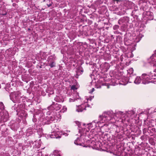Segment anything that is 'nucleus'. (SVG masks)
Wrapping results in <instances>:
<instances>
[{
    "mask_svg": "<svg viewBox=\"0 0 156 156\" xmlns=\"http://www.w3.org/2000/svg\"><path fill=\"white\" fill-rule=\"evenodd\" d=\"M153 66L155 68L154 72L156 73V62L153 65ZM143 83L144 84H146L150 82L156 84V74L154 73H150L148 74H144L143 75Z\"/></svg>",
    "mask_w": 156,
    "mask_h": 156,
    "instance_id": "nucleus-1",
    "label": "nucleus"
},
{
    "mask_svg": "<svg viewBox=\"0 0 156 156\" xmlns=\"http://www.w3.org/2000/svg\"><path fill=\"white\" fill-rule=\"evenodd\" d=\"M108 115H109V116H111V117L112 118L111 119L110 118L109 120H112V121L111 122H113L115 121V119H113V117L114 118L115 116L116 118H122L123 116L124 117L125 116V113H123L121 111L117 112L114 114L112 111H110L108 112Z\"/></svg>",
    "mask_w": 156,
    "mask_h": 156,
    "instance_id": "nucleus-2",
    "label": "nucleus"
},
{
    "mask_svg": "<svg viewBox=\"0 0 156 156\" xmlns=\"http://www.w3.org/2000/svg\"><path fill=\"white\" fill-rule=\"evenodd\" d=\"M142 74L141 77L139 76L136 77V76L134 75H132L129 76V82L131 83L133 81L136 84H140L141 81H142V83L144 84L143 83V78L142 76L143 74Z\"/></svg>",
    "mask_w": 156,
    "mask_h": 156,
    "instance_id": "nucleus-3",
    "label": "nucleus"
},
{
    "mask_svg": "<svg viewBox=\"0 0 156 156\" xmlns=\"http://www.w3.org/2000/svg\"><path fill=\"white\" fill-rule=\"evenodd\" d=\"M95 144L94 145V147L95 148H98V146H99L100 142L98 141V140L95 139ZM101 149L102 151L107 152V142L106 141H103L101 143Z\"/></svg>",
    "mask_w": 156,
    "mask_h": 156,
    "instance_id": "nucleus-4",
    "label": "nucleus"
},
{
    "mask_svg": "<svg viewBox=\"0 0 156 156\" xmlns=\"http://www.w3.org/2000/svg\"><path fill=\"white\" fill-rule=\"evenodd\" d=\"M107 70L106 69H103L101 72V80L100 82L101 85L103 86L105 85L107 86V84L106 83L107 80Z\"/></svg>",
    "mask_w": 156,
    "mask_h": 156,
    "instance_id": "nucleus-5",
    "label": "nucleus"
},
{
    "mask_svg": "<svg viewBox=\"0 0 156 156\" xmlns=\"http://www.w3.org/2000/svg\"><path fill=\"white\" fill-rule=\"evenodd\" d=\"M20 94L19 92H15L11 93L10 94V99L13 102H19L20 98Z\"/></svg>",
    "mask_w": 156,
    "mask_h": 156,
    "instance_id": "nucleus-6",
    "label": "nucleus"
},
{
    "mask_svg": "<svg viewBox=\"0 0 156 156\" xmlns=\"http://www.w3.org/2000/svg\"><path fill=\"white\" fill-rule=\"evenodd\" d=\"M2 112H0V122H6L9 119V115L7 112L4 111Z\"/></svg>",
    "mask_w": 156,
    "mask_h": 156,
    "instance_id": "nucleus-7",
    "label": "nucleus"
},
{
    "mask_svg": "<svg viewBox=\"0 0 156 156\" xmlns=\"http://www.w3.org/2000/svg\"><path fill=\"white\" fill-rule=\"evenodd\" d=\"M107 112H105L103 113L102 115H100L99 117V120L100 121V122H96L97 124H98L99 122L103 123L105 122H106V121L107 120Z\"/></svg>",
    "mask_w": 156,
    "mask_h": 156,
    "instance_id": "nucleus-8",
    "label": "nucleus"
},
{
    "mask_svg": "<svg viewBox=\"0 0 156 156\" xmlns=\"http://www.w3.org/2000/svg\"><path fill=\"white\" fill-rule=\"evenodd\" d=\"M94 132L93 130H92V131H90V134H89V136H88V138H89L90 139H91L90 140L91 141V145L92 147L94 146V145L95 144V137H97V135L96 134H93V132Z\"/></svg>",
    "mask_w": 156,
    "mask_h": 156,
    "instance_id": "nucleus-9",
    "label": "nucleus"
},
{
    "mask_svg": "<svg viewBox=\"0 0 156 156\" xmlns=\"http://www.w3.org/2000/svg\"><path fill=\"white\" fill-rule=\"evenodd\" d=\"M128 19L127 17H123L120 19L118 21L119 25L122 24L123 27L126 26L128 23Z\"/></svg>",
    "mask_w": 156,
    "mask_h": 156,
    "instance_id": "nucleus-10",
    "label": "nucleus"
},
{
    "mask_svg": "<svg viewBox=\"0 0 156 156\" xmlns=\"http://www.w3.org/2000/svg\"><path fill=\"white\" fill-rule=\"evenodd\" d=\"M79 133L80 134V136H87L88 137L89 136V134H88L89 130L86 129L85 128H81L79 129Z\"/></svg>",
    "mask_w": 156,
    "mask_h": 156,
    "instance_id": "nucleus-11",
    "label": "nucleus"
},
{
    "mask_svg": "<svg viewBox=\"0 0 156 156\" xmlns=\"http://www.w3.org/2000/svg\"><path fill=\"white\" fill-rule=\"evenodd\" d=\"M86 105L85 104H82L80 105H79L76 109V111L78 112H82L83 110H85Z\"/></svg>",
    "mask_w": 156,
    "mask_h": 156,
    "instance_id": "nucleus-12",
    "label": "nucleus"
},
{
    "mask_svg": "<svg viewBox=\"0 0 156 156\" xmlns=\"http://www.w3.org/2000/svg\"><path fill=\"white\" fill-rule=\"evenodd\" d=\"M135 113V112L133 110L129 111L128 112H126L125 113V116H126L128 117H131L132 115H134Z\"/></svg>",
    "mask_w": 156,
    "mask_h": 156,
    "instance_id": "nucleus-13",
    "label": "nucleus"
},
{
    "mask_svg": "<svg viewBox=\"0 0 156 156\" xmlns=\"http://www.w3.org/2000/svg\"><path fill=\"white\" fill-rule=\"evenodd\" d=\"M48 66H50L51 68H52L55 66V61H47Z\"/></svg>",
    "mask_w": 156,
    "mask_h": 156,
    "instance_id": "nucleus-14",
    "label": "nucleus"
},
{
    "mask_svg": "<svg viewBox=\"0 0 156 156\" xmlns=\"http://www.w3.org/2000/svg\"><path fill=\"white\" fill-rule=\"evenodd\" d=\"M50 136L51 138H55L56 139L59 138L61 137L60 136L54 133H52L50 135Z\"/></svg>",
    "mask_w": 156,
    "mask_h": 156,
    "instance_id": "nucleus-15",
    "label": "nucleus"
},
{
    "mask_svg": "<svg viewBox=\"0 0 156 156\" xmlns=\"http://www.w3.org/2000/svg\"><path fill=\"white\" fill-rule=\"evenodd\" d=\"M55 57L54 55H52L49 56L48 58L47 61H55Z\"/></svg>",
    "mask_w": 156,
    "mask_h": 156,
    "instance_id": "nucleus-16",
    "label": "nucleus"
},
{
    "mask_svg": "<svg viewBox=\"0 0 156 156\" xmlns=\"http://www.w3.org/2000/svg\"><path fill=\"white\" fill-rule=\"evenodd\" d=\"M5 107L3 104L2 102H0V112H2L4 111Z\"/></svg>",
    "mask_w": 156,
    "mask_h": 156,
    "instance_id": "nucleus-17",
    "label": "nucleus"
},
{
    "mask_svg": "<svg viewBox=\"0 0 156 156\" xmlns=\"http://www.w3.org/2000/svg\"><path fill=\"white\" fill-rule=\"evenodd\" d=\"M74 95L75 96H76V98H70L69 99V102H73V101H74L75 100H77V99H79V98H78V97H79V95H78L77 94V93H76L75 94H74Z\"/></svg>",
    "mask_w": 156,
    "mask_h": 156,
    "instance_id": "nucleus-18",
    "label": "nucleus"
},
{
    "mask_svg": "<svg viewBox=\"0 0 156 156\" xmlns=\"http://www.w3.org/2000/svg\"><path fill=\"white\" fill-rule=\"evenodd\" d=\"M74 144L77 145H82V143L80 142V140L79 138H77L74 141Z\"/></svg>",
    "mask_w": 156,
    "mask_h": 156,
    "instance_id": "nucleus-19",
    "label": "nucleus"
},
{
    "mask_svg": "<svg viewBox=\"0 0 156 156\" xmlns=\"http://www.w3.org/2000/svg\"><path fill=\"white\" fill-rule=\"evenodd\" d=\"M61 105L57 103L56 104L54 107V109H56L57 110L60 109L61 108Z\"/></svg>",
    "mask_w": 156,
    "mask_h": 156,
    "instance_id": "nucleus-20",
    "label": "nucleus"
},
{
    "mask_svg": "<svg viewBox=\"0 0 156 156\" xmlns=\"http://www.w3.org/2000/svg\"><path fill=\"white\" fill-rule=\"evenodd\" d=\"M118 79L119 80V83L120 84L122 85H126L128 83V81L126 80L125 83H123V79Z\"/></svg>",
    "mask_w": 156,
    "mask_h": 156,
    "instance_id": "nucleus-21",
    "label": "nucleus"
},
{
    "mask_svg": "<svg viewBox=\"0 0 156 156\" xmlns=\"http://www.w3.org/2000/svg\"><path fill=\"white\" fill-rule=\"evenodd\" d=\"M128 74L130 75H132L133 73V68H130L128 70Z\"/></svg>",
    "mask_w": 156,
    "mask_h": 156,
    "instance_id": "nucleus-22",
    "label": "nucleus"
},
{
    "mask_svg": "<svg viewBox=\"0 0 156 156\" xmlns=\"http://www.w3.org/2000/svg\"><path fill=\"white\" fill-rule=\"evenodd\" d=\"M55 118L54 116H51L48 118V120L50 122H51L55 120Z\"/></svg>",
    "mask_w": 156,
    "mask_h": 156,
    "instance_id": "nucleus-23",
    "label": "nucleus"
},
{
    "mask_svg": "<svg viewBox=\"0 0 156 156\" xmlns=\"http://www.w3.org/2000/svg\"><path fill=\"white\" fill-rule=\"evenodd\" d=\"M67 110V108L65 106L63 107V108L61 110L60 112H61L64 113Z\"/></svg>",
    "mask_w": 156,
    "mask_h": 156,
    "instance_id": "nucleus-24",
    "label": "nucleus"
},
{
    "mask_svg": "<svg viewBox=\"0 0 156 156\" xmlns=\"http://www.w3.org/2000/svg\"><path fill=\"white\" fill-rule=\"evenodd\" d=\"M119 26L118 25H114L113 27V28L114 30H116L118 29L119 28Z\"/></svg>",
    "mask_w": 156,
    "mask_h": 156,
    "instance_id": "nucleus-25",
    "label": "nucleus"
},
{
    "mask_svg": "<svg viewBox=\"0 0 156 156\" xmlns=\"http://www.w3.org/2000/svg\"><path fill=\"white\" fill-rule=\"evenodd\" d=\"M95 123H96V122L95 121H94L93 122L91 123H90V124H88L89 125V126H88V127H90V126H91L92 124V126H93V125L94 124H95V126H96V127H97L98 126L96 125Z\"/></svg>",
    "mask_w": 156,
    "mask_h": 156,
    "instance_id": "nucleus-26",
    "label": "nucleus"
},
{
    "mask_svg": "<svg viewBox=\"0 0 156 156\" xmlns=\"http://www.w3.org/2000/svg\"><path fill=\"white\" fill-rule=\"evenodd\" d=\"M71 89L74 90L77 89L75 85H72L71 87Z\"/></svg>",
    "mask_w": 156,
    "mask_h": 156,
    "instance_id": "nucleus-27",
    "label": "nucleus"
},
{
    "mask_svg": "<svg viewBox=\"0 0 156 156\" xmlns=\"http://www.w3.org/2000/svg\"><path fill=\"white\" fill-rule=\"evenodd\" d=\"M152 57H156V50L154 51V53L152 55Z\"/></svg>",
    "mask_w": 156,
    "mask_h": 156,
    "instance_id": "nucleus-28",
    "label": "nucleus"
},
{
    "mask_svg": "<svg viewBox=\"0 0 156 156\" xmlns=\"http://www.w3.org/2000/svg\"><path fill=\"white\" fill-rule=\"evenodd\" d=\"M7 12L6 11H5L4 12H3L1 13V15L2 16H5L7 14Z\"/></svg>",
    "mask_w": 156,
    "mask_h": 156,
    "instance_id": "nucleus-29",
    "label": "nucleus"
},
{
    "mask_svg": "<svg viewBox=\"0 0 156 156\" xmlns=\"http://www.w3.org/2000/svg\"><path fill=\"white\" fill-rule=\"evenodd\" d=\"M129 54H130L131 55V56H130V57H133V54L131 52H130L129 53Z\"/></svg>",
    "mask_w": 156,
    "mask_h": 156,
    "instance_id": "nucleus-30",
    "label": "nucleus"
},
{
    "mask_svg": "<svg viewBox=\"0 0 156 156\" xmlns=\"http://www.w3.org/2000/svg\"><path fill=\"white\" fill-rule=\"evenodd\" d=\"M94 90V88H92V91L90 92V93H92V92H93Z\"/></svg>",
    "mask_w": 156,
    "mask_h": 156,
    "instance_id": "nucleus-31",
    "label": "nucleus"
},
{
    "mask_svg": "<svg viewBox=\"0 0 156 156\" xmlns=\"http://www.w3.org/2000/svg\"><path fill=\"white\" fill-rule=\"evenodd\" d=\"M77 122H78V125H78V127H79L80 123L79 122H76V123H77Z\"/></svg>",
    "mask_w": 156,
    "mask_h": 156,
    "instance_id": "nucleus-32",
    "label": "nucleus"
},
{
    "mask_svg": "<svg viewBox=\"0 0 156 156\" xmlns=\"http://www.w3.org/2000/svg\"><path fill=\"white\" fill-rule=\"evenodd\" d=\"M91 99H92V98H90V99L88 98V99H87V101H88L89 100H90V101L91 100Z\"/></svg>",
    "mask_w": 156,
    "mask_h": 156,
    "instance_id": "nucleus-33",
    "label": "nucleus"
},
{
    "mask_svg": "<svg viewBox=\"0 0 156 156\" xmlns=\"http://www.w3.org/2000/svg\"><path fill=\"white\" fill-rule=\"evenodd\" d=\"M51 5V4H50L49 5H48V7H50Z\"/></svg>",
    "mask_w": 156,
    "mask_h": 156,
    "instance_id": "nucleus-34",
    "label": "nucleus"
},
{
    "mask_svg": "<svg viewBox=\"0 0 156 156\" xmlns=\"http://www.w3.org/2000/svg\"><path fill=\"white\" fill-rule=\"evenodd\" d=\"M95 79H97V80L98 81V79H94V80H93V81H95V82H96V80H95Z\"/></svg>",
    "mask_w": 156,
    "mask_h": 156,
    "instance_id": "nucleus-35",
    "label": "nucleus"
},
{
    "mask_svg": "<svg viewBox=\"0 0 156 156\" xmlns=\"http://www.w3.org/2000/svg\"><path fill=\"white\" fill-rule=\"evenodd\" d=\"M108 152H109V151H108ZM109 152L110 153H113V152L112 151H110Z\"/></svg>",
    "mask_w": 156,
    "mask_h": 156,
    "instance_id": "nucleus-36",
    "label": "nucleus"
},
{
    "mask_svg": "<svg viewBox=\"0 0 156 156\" xmlns=\"http://www.w3.org/2000/svg\"><path fill=\"white\" fill-rule=\"evenodd\" d=\"M53 93H54L53 91H51V93L50 94H53Z\"/></svg>",
    "mask_w": 156,
    "mask_h": 156,
    "instance_id": "nucleus-37",
    "label": "nucleus"
},
{
    "mask_svg": "<svg viewBox=\"0 0 156 156\" xmlns=\"http://www.w3.org/2000/svg\"><path fill=\"white\" fill-rule=\"evenodd\" d=\"M98 84V87H99V88H100L101 87V86H100V85H99V86H98V84Z\"/></svg>",
    "mask_w": 156,
    "mask_h": 156,
    "instance_id": "nucleus-38",
    "label": "nucleus"
},
{
    "mask_svg": "<svg viewBox=\"0 0 156 156\" xmlns=\"http://www.w3.org/2000/svg\"><path fill=\"white\" fill-rule=\"evenodd\" d=\"M54 103V102H53V103L52 104H51V106H52V105H53V104Z\"/></svg>",
    "mask_w": 156,
    "mask_h": 156,
    "instance_id": "nucleus-39",
    "label": "nucleus"
},
{
    "mask_svg": "<svg viewBox=\"0 0 156 156\" xmlns=\"http://www.w3.org/2000/svg\"><path fill=\"white\" fill-rule=\"evenodd\" d=\"M153 16H152V17H151V20H153Z\"/></svg>",
    "mask_w": 156,
    "mask_h": 156,
    "instance_id": "nucleus-40",
    "label": "nucleus"
},
{
    "mask_svg": "<svg viewBox=\"0 0 156 156\" xmlns=\"http://www.w3.org/2000/svg\"><path fill=\"white\" fill-rule=\"evenodd\" d=\"M56 156H61L60 155L58 154V155H56Z\"/></svg>",
    "mask_w": 156,
    "mask_h": 156,
    "instance_id": "nucleus-41",
    "label": "nucleus"
},
{
    "mask_svg": "<svg viewBox=\"0 0 156 156\" xmlns=\"http://www.w3.org/2000/svg\"><path fill=\"white\" fill-rule=\"evenodd\" d=\"M103 126H105V124H104L103 125H102L101 126V127H102Z\"/></svg>",
    "mask_w": 156,
    "mask_h": 156,
    "instance_id": "nucleus-42",
    "label": "nucleus"
},
{
    "mask_svg": "<svg viewBox=\"0 0 156 156\" xmlns=\"http://www.w3.org/2000/svg\"><path fill=\"white\" fill-rule=\"evenodd\" d=\"M129 119H127V121H129Z\"/></svg>",
    "mask_w": 156,
    "mask_h": 156,
    "instance_id": "nucleus-43",
    "label": "nucleus"
},
{
    "mask_svg": "<svg viewBox=\"0 0 156 156\" xmlns=\"http://www.w3.org/2000/svg\"><path fill=\"white\" fill-rule=\"evenodd\" d=\"M117 1H119V0H116Z\"/></svg>",
    "mask_w": 156,
    "mask_h": 156,
    "instance_id": "nucleus-44",
    "label": "nucleus"
},
{
    "mask_svg": "<svg viewBox=\"0 0 156 156\" xmlns=\"http://www.w3.org/2000/svg\"><path fill=\"white\" fill-rule=\"evenodd\" d=\"M81 72H83V70H81Z\"/></svg>",
    "mask_w": 156,
    "mask_h": 156,
    "instance_id": "nucleus-45",
    "label": "nucleus"
},
{
    "mask_svg": "<svg viewBox=\"0 0 156 156\" xmlns=\"http://www.w3.org/2000/svg\"><path fill=\"white\" fill-rule=\"evenodd\" d=\"M88 105V107H89V105Z\"/></svg>",
    "mask_w": 156,
    "mask_h": 156,
    "instance_id": "nucleus-46",
    "label": "nucleus"
},
{
    "mask_svg": "<svg viewBox=\"0 0 156 156\" xmlns=\"http://www.w3.org/2000/svg\"><path fill=\"white\" fill-rule=\"evenodd\" d=\"M99 124H98V125H99ZM98 127H99V125H98Z\"/></svg>",
    "mask_w": 156,
    "mask_h": 156,
    "instance_id": "nucleus-47",
    "label": "nucleus"
}]
</instances>
